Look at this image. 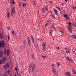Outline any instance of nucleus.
<instances>
[{
  "mask_svg": "<svg viewBox=\"0 0 76 76\" xmlns=\"http://www.w3.org/2000/svg\"><path fill=\"white\" fill-rule=\"evenodd\" d=\"M7 58V57L6 56H4L3 59H1V61H0V64H2L3 63L4 64V63L6 62V58Z\"/></svg>",
  "mask_w": 76,
  "mask_h": 76,
  "instance_id": "obj_1",
  "label": "nucleus"
},
{
  "mask_svg": "<svg viewBox=\"0 0 76 76\" xmlns=\"http://www.w3.org/2000/svg\"><path fill=\"white\" fill-rule=\"evenodd\" d=\"M5 43L4 40L0 41V48H4L5 47Z\"/></svg>",
  "mask_w": 76,
  "mask_h": 76,
  "instance_id": "obj_2",
  "label": "nucleus"
},
{
  "mask_svg": "<svg viewBox=\"0 0 76 76\" xmlns=\"http://www.w3.org/2000/svg\"><path fill=\"white\" fill-rule=\"evenodd\" d=\"M11 10L12 11V12H11L12 13V15H13V13H14V14H15L16 13V11H15V9L14 8H12L11 9Z\"/></svg>",
  "mask_w": 76,
  "mask_h": 76,
  "instance_id": "obj_3",
  "label": "nucleus"
},
{
  "mask_svg": "<svg viewBox=\"0 0 76 76\" xmlns=\"http://www.w3.org/2000/svg\"><path fill=\"white\" fill-rule=\"evenodd\" d=\"M3 51L1 50L0 51V58H1L3 56Z\"/></svg>",
  "mask_w": 76,
  "mask_h": 76,
  "instance_id": "obj_4",
  "label": "nucleus"
},
{
  "mask_svg": "<svg viewBox=\"0 0 76 76\" xmlns=\"http://www.w3.org/2000/svg\"><path fill=\"white\" fill-rule=\"evenodd\" d=\"M46 10V11H48V9H47V7H46L45 8H43L42 9V12L43 13H44L45 12V11Z\"/></svg>",
  "mask_w": 76,
  "mask_h": 76,
  "instance_id": "obj_5",
  "label": "nucleus"
},
{
  "mask_svg": "<svg viewBox=\"0 0 76 76\" xmlns=\"http://www.w3.org/2000/svg\"><path fill=\"white\" fill-rule=\"evenodd\" d=\"M52 72L53 73L56 75H57V73H56V69L54 68H52Z\"/></svg>",
  "mask_w": 76,
  "mask_h": 76,
  "instance_id": "obj_6",
  "label": "nucleus"
},
{
  "mask_svg": "<svg viewBox=\"0 0 76 76\" xmlns=\"http://www.w3.org/2000/svg\"><path fill=\"white\" fill-rule=\"evenodd\" d=\"M54 10L55 12V14L56 15H58V11L55 8H54Z\"/></svg>",
  "mask_w": 76,
  "mask_h": 76,
  "instance_id": "obj_7",
  "label": "nucleus"
},
{
  "mask_svg": "<svg viewBox=\"0 0 76 76\" xmlns=\"http://www.w3.org/2000/svg\"><path fill=\"white\" fill-rule=\"evenodd\" d=\"M66 76H71V74H70V72H68L66 73Z\"/></svg>",
  "mask_w": 76,
  "mask_h": 76,
  "instance_id": "obj_8",
  "label": "nucleus"
},
{
  "mask_svg": "<svg viewBox=\"0 0 76 76\" xmlns=\"http://www.w3.org/2000/svg\"><path fill=\"white\" fill-rule=\"evenodd\" d=\"M31 38L33 43H34V37H33L32 35H31Z\"/></svg>",
  "mask_w": 76,
  "mask_h": 76,
  "instance_id": "obj_9",
  "label": "nucleus"
},
{
  "mask_svg": "<svg viewBox=\"0 0 76 76\" xmlns=\"http://www.w3.org/2000/svg\"><path fill=\"white\" fill-rule=\"evenodd\" d=\"M7 56H9V53H10V51L9 50H7Z\"/></svg>",
  "mask_w": 76,
  "mask_h": 76,
  "instance_id": "obj_10",
  "label": "nucleus"
},
{
  "mask_svg": "<svg viewBox=\"0 0 76 76\" xmlns=\"http://www.w3.org/2000/svg\"><path fill=\"white\" fill-rule=\"evenodd\" d=\"M30 38L29 37H28V44H29V45L30 46L31 45V44H30Z\"/></svg>",
  "mask_w": 76,
  "mask_h": 76,
  "instance_id": "obj_11",
  "label": "nucleus"
},
{
  "mask_svg": "<svg viewBox=\"0 0 76 76\" xmlns=\"http://www.w3.org/2000/svg\"><path fill=\"white\" fill-rule=\"evenodd\" d=\"M38 51H39V46H38V45H36Z\"/></svg>",
  "mask_w": 76,
  "mask_h": 76,
  "instance_id": "obj_12",
  "label": "nucleus"
},
{
  "mask_svg": "<svg viewBox=\"0 0 76 76\" xmlns=\"http://www.w3.org/2000/svg\"><path fill=\"white\" fill-rule=\"evenodd\" d=\"M3 38V36L2 34L0 33V38H1V39H2Z\"/></svg>",
  "mask_w": 76,
  "mask_h": 76,
  "instance_id": "obj_13",
  "label": "nucleus"
},
{
  "mask_svg": "<svg viewBox=\"0 0 76 76\" xmlns=\"http://www.w3.org/2000/svg\"><path fill=\"white\" fill-rule=\"evenodd\" d=\"M26 53L27 54V55H29V54H30V52H29V50H27V51Z\"/></svg>",
  "mask_w": 76,
  "mask_h": 76,
  "instance_id": "obj_14",
  "label": "nucleus"
},
{
  "mask_svg": "<svg viewBox=\"0 0 76 76\" xmlns=\"http://www.w3.org/2000/svg\"><path fill=\"white\" fill-rule=\"evenodd\" d=\"M31 57L33 58V59H34L35 58V56L34 55V54L31 55Z\"/></svg>",
  "mask_w": 76,
  "mask_h": 76,
  "instance_id": "obj_15",
  "label": "nucleus"
},
{
  "mask_svg": "<svg viewBox=\"0 0 76 76\" xmlns=\"http://www.w3.org/2000/svg\"><path fill=\"white\" fill-rule=\"evenodd\" d=\"M56 64L58 67H59L60 65V64L59 62H57L56 63Z\"/></svg>",
  "mask_w": 76,
  "mask_h": 76,
  "instance_id": "obj_16",
  "label": "nucleus"
},
{
  "mask_svg": "<svg viewBox=\"0 0 76 76\" xmlns=\"http://www.w3.org/2000/svg\"><path fill=\"white\" fill-rule=\"evenodd\" d=\"M45 44H46V43H45V44L44 43L42 45L43 47L44 48H45Z\"/></svg>",
  "mask_w": 76,
  "mask_h": 76,
  "instance_id": "obj_17",
  "label": "nucleus"
},
{
  "mask_svg": "<svg viewBox=\"0 0 76 76\" xmlns=\"http://www.w3.org/2000/svg\"><path fill=\"white\" fill-rule=\"evenodd\" d=\"M6 65L8 68L10 66V65L9 64H6Z\"/></svg>",
  "mask_w": 76,
  "mask_h": 76,
  "instance_id": "obj_18",
  "label": "nucleus"
},
{
  "mask_svg": "<svg viewBox=\"0 0 76 76\" xmlns=\"http://www.w3.org/2000/svg\"><path fill=\"white\" fill-rule=\"evenodd\" d=\"M68 29L69 30V31H72V29H71V27H70V26H68Z\"/></svg>",
  "mask_w": 76,
  "mask_h": 76,
  "instance_id": "obj_19",
  "label": "nucleus"
},
{
  "mask_svg": "<svg viewBox=\"0 0 76 76\" xmlns=\"http://www.w3.org/2000/svg\"><path fill=\"white\" fill-rule=\"evenodd\" d=\"M10 12H8L7 14V18H10Z\"/></svg>",
  "mask_w": 76,
  "mask_h": 76,
  "instance_id": "obj_20",
  "label": "nucleus"
},
{
  "mask_svg": "<svg viewBox=\"0 0 76 76\" xmlns=\"http://www.w3.org/2000/svg\"><path fill=\"white\" fill-rule=\"evenodd\" d=\"M73 73H74V74H76V70H74V69H73V71H72Z\"/></svg>",
  "mask_w": 76,
  "mask_h": 76,
  "instance_id": "obj_21",
  "label": "nucleus"
},
{
  "mask_svg": "<svg viewBox=\"0 0 76 76\" xmlns=\"http://www.w3.org/2000/svg\"><path fill=\"white\" fill-rule=\"evenodd\" d=\"M35 64H34L32 67V70H34V69L35 68Z\"/></svg>",
  "mask_w": 76,
  "mask_h": 76,
  "instance_id": "obj_22",
  "label": "nucleus"
},
{
  "mask_svg": "<svg viewBox=\"0 0 76 76\" xmlns=\"http://www.w3.org/2000/svg\"><path fill=\"white\" fill-rule=\"evenodd\" d=\"M4 69H7V66L6 65H5L4 66Z\"/></svg>",
  "mask_w": 76,
  "mask_h": 76,
  "instance_id": "obj_23",
  "label": "nucleus"
},
{
  "mask_svg": "<svg viewBox=\"0 0 76 76\" xmlns=\"http://www.w3.org/2000/svg\"><path fill=\"white\" fill-rule=\"evenodd\" d=\"M4 55H6V50H4Z\"/></svg>",
  "mask_w": 76,
  "mask_h": 76,
  "instance_id": "obj_24",
  "label": "nucleus"
},
{
  "mask_svg": "<svg viewBox=\"0 0 76 76\" xmlns=\"http://www.w3.org/2000/svg\"><path fill=\"white\" fill-rule=\"evenodd\" d=\"M10 70H9L7 71V73L8 74V75H10Z\"/></svg>",
  "mask_w": 76,
  "mask_h": 76,
  "instance_id": "obj_25",
  "label": "nucleus"
},
{
  "mask_svg": "<svg viewBox=\"0 0 76 76\" xmlns=\"http://www.w3.org/2000/svg\"><path fill=\"white\" fill-rule=\"evenodd\" d=\"M23 7H26V4H23Z\"/></svg>",
  "mask_w": 76,
  "mask_h": 76,
  "instance_id": "obj_26",
  "label": "nucleus"
},
{
  "mask_svg": "<svg viewBox=\"0 0 76 76\" xmlns=\"http://www.w3.org/2000/svg\"><path fill=\"white\" fill-rule=\"evenodd\" d=\"M52 27L54 29H56L55 28V26H54L53 25H52Z\"/></svg>",
  "mask_w": 76,
  "mask_h": 76,
  "instance_id": "obj_27",
  "label": "nucleus"
},
{
  "mask_svg": "<svg viewBox=\"0 0 76 76\" xmlns=\"http://www.w3.org/2000/svg\"><path fill=\"white\" fill-rule=\"evenodd\" d=\"M10 37V36L9 35V34H8V39L9 40V41L10 39V38H9Z\"/></svg>",
  "mask_w": 76,
  "mask_h": 76,
  "instance_id": "obj_28",
  "label": "nucleus"
},
{
  "mask_svg": "<svg viewBox=\"0 0 76 76\" xmlns=\"http://www.w3.org/2000/svg\"><path fill=\"white\" fill-rule=\"evenodd\" d=\"M64 18H66L67 16V15H64Z\"/></svg>",
  "mask_w": 76,
  "mask_h": 76,
  "instance_id": "obj_29",
  "label": "nucleus"
},
{
  "mask_svg": "<svg viewBox=\"0 0 76 76\" xmlns=\"http://www.w3.org/2000/svg\"><path fill=\"white\" fill-rule=\"evenodd\" d=\"M12 33L13 34V35H14V31L12 30Z\"/></svg>",
  "mask_w": 76,
  "mask_h": 76,
  "instance_id": "obj_30",
  "label": "nucleus"
},
{
  "mask_svg": "<svg viewBox=\"0 0 76 76\" xmlns=\"http://www.w3.org/2000/svg\"><path fill=\"white\" fill-rule=\"evenodd\" d=\"M68 23H69L70 26H72V23H71L69 22Z\"/></svg>",
  "mask_w": 76,
  "mask_h": 76,
  "instance_id": "obj_31",
  "label": "nucleus"
},
{
  "mask_svg": "<svg viewBox=\"0 0 76 76\" xmlns=\"http://www.w3.org/2000/svg\"><path fill=\"white\" fill-rule=\"evenodd\" d=\"M66 59H67V60H70V59L69 58L67 57H66Z\"/></svg>",
  "mask_w": 76,
  "mask_h": 76,
  "instance_id": "obj_32",
  "label": "nucleus"
},
{
  "mask_svg": "<svg viewBox=\"0 0 76 76\" xmlns=\"http://www.w3.org/2000/svg\"><path fill=\"white\" fill-rule=\"evenodd\" d=\"M32 67V65H31L30 66H29L30 69H31Z\"/></svg>",
  "mask_w": 76,
  "mask_h": 76,
  "instance_id": "obj_33",
  "label": "nucleus"
},
{
  "mask_svg": "<svg viewBox=\"0 0 76 76\" xmlns=\"http://www.w3.org/2000/svg\"><path fill=\"white\" fill-rule=\"evenodd\" d=\"M56 7H57V8H58V9H59V10H60V8L59 7H57V6H56Z\"/></svg>",
  "mask_w": 76,
  "mask_h": 76,
  "instance_id": "obj_34",
  "label": "nucleus"
},
{
  "mask_svg": "<svg viewBox=\"0 0 76 76\" xmlns=\"http://www.w3.org/2000/svg\"><path fill=\"white\" fill-rule=\"evenodd\" d=\"M61 32V33H62V34H63V30H61L60 31Z\"/></svg>",
  "mask_w": 76,
  "mask_h": 76,
  "instance_id": "obj_35",
  "label": "nucleus"
},
{
  "mask_svg": "<svg viewBox=\"0 0 76 76\" xmlns=\"http://www.w3.org/2000/svg\"><path fill=\"white\" fill-rule=\"evenodd\" d=\"M33 2H34V4H34V5H35L36 4H35V1H34Z\"/></svg>",
  "mask_w": 76,
  "mask_h": 76,
  "instance_id": "obj_36",
  "label": "nucleus"
},
{
  "mask_svg": "<svg viewBox=\"0 0 76 76\" xmlns=\"http://www.w3.org/2000/svg\"><path fill=\"white\" fill-rule=\"evenodd\" d=\"M42 50H43V51H45V50H45V48H43L42 49Z\"/></svg>",
  "mask_w": 76,
  "mask_h": 76,
  "instance_id": "obj_37",
  "label": "nucleus"
},
{
  "mask_svg": "<svg viewBox=\"0 0 76 76\" xmlns=\"http://www.w3.org/2000/svg\"><path fill=\"white\" fill-rule=\"evenodd\" d=\"M7 29H8L9 30H10V27L8 26V27H7Z\"/></svg>",
  "mask_w": 76,
  "mask_h": 76,
  "instance_id": "obj_38",
  "label": "nucleus"
},
{
  "mask_svg": "<svg viewBox=\"0 0 76 76\" xmlns=\"http://www.w3.org/2000/svg\"><path fill=\"white\" fill-rule=\"evenodd\" d=\"M13 1V4H15V2H14V0H12Z\"/></svg>",
  "mask_w": 76,
  "mask_h": 76,
  "instance_id": "obj_39",
  "label": "nucleus"
},
{
  "mask_svg": "<svg viewBox=\"0 0 76 76\" xmlns=\"http://www.w3.org/2000/svg\"><path fill=\"white\" fill-rule=\"evenodd\" d=\"M15 70H16L17 71H18V68H17V67H16L15 68Z\"/></svg>",
  "mask_w": 76,
  "mask_h": 76,
  "instance_id": "obj_40",
  "label": "nucleus"
},
{
  "mask_svg": "<svg viewBox=\"0 0 76 76\" xmlns=\"http://www.w3.org/2000/svg\"><path fill=\"white\" fill-rule=\"evenodd\" d=\"M66 53H70V52H69V51H66Z\"/></svg>",
  "mask_w": 76,
  "mask_h": 76,
  "instance_id": "obj_41",
  "label": "nucleus"
},
{
  "mask_svg": "<svg viewBox=\"0 0 76 76\" xmlns=\"http://www.w3.org/2000/svg\"><path fill=\"white\" fill-rule=\"evenodd\" d=\"M22 5V4L21 3H20L19 6L20 7V6Z\"/></svg>",
  "mask_w": 76,
  "mask_h": 76,
  "instance_id": "obj_42",
  "label": "nucleus"
},
{
  "mask_svg": "<svg viewBox=\"0 0 76 76\" xmlns=\"http://www.w3.org/2000/svg\"><path fill=\"white\" fill-rule=\"evenodd\" d=\"M73 38H75V39H76V36H73Z\"/></svg>",
  "mask_w": 76,
  "mask_h": 76,
  "instance_id": "obj_43",
  "label": "nucleus"
},
{
  "mask_svg": "<svg viewBox=\"0 0 76 76\" xmlns=\"http://www.w3.org/2000/svg\"><path fill=\"white\" fill-rule=\"evenodd\" d=\"M57 49H58V50H60V48H59V47H58L57 48Z\"/></svg>",
  "mask_w": 76,
  "mask_h": 76,
  "instance_id": "obj_44",
  "label": "nucleus"
},
{
  "mask_svg": "<svg viewBox=\"0 0 76 76\" xmlns=\"http://www.w3.org/2000/svg\"><path fill=\"white\" fill-rule=\"evenodd\" d=\"M52 18H54V15L53 14H52Z\"/></svg>",
  "mask_w": 76,
  "mask_h": 76,
  "instance_id": "obj_45",
  "label": "nucleus"
},
{
  "mask_svg": "<svg viewBox=\"0 0 76 76\" xmlns=\"http://www.w3.org/2000/svg\"><path fill=\"white\" fill-rule=\"evenodd\" d=\"M50 3H51V4H52L53 3V2L51 1H49Z\"/></svg>",
  "mask_w": 76,
  "mask_h": 76,
  "instance_id": "obj_46",
  "label": "nucleus"
},
{
  "mask_svg": "<svg viewBox=\"0 0 76 76\" xmlns=\"http://www.w3.org/2000/svg\"><path fill=\"white\" fill-rule=\"evenodd\" d=\"M66 19H69V17L67 16V17H66Z\"/></svg>",
  "mask_w": 76,
  "mask_h": 76,
  "instance_id": "obj_47",
  "label": "nucleus"
},
{
  "mask_svg": "<svg viewBox=\"0 0 76 76\" xmlns=\"http://www.w3.org/2000/svg\"><path fill=\"white\" fill-rule=\"evenodd\" d=\"M26 45H24V47H26Z\"/></svg>",
  "mask_w": 76,
  "mask_h": 76,
  "instance_id": "obj_48",
  "label": "nucleus"
},
{
  "mask_svg": "<svg viewBox=\"0 0 76 76\" xmlns=\"http://www.w3.org/2000/svg\"><path fill=\"white\" fill-rule=\"evenodd\" d=\"M52 66H53V67H56V66H54L53 65H52Z\"/></svg>",
  "mask_w": 76,
  "mask_h": 76,
  "instance_id": "obj_49",
  "label": "nucleus"
},
{
  "mask_svg": "<svg viewBox=\"0 0 76 76\" xmlns=\"http://www.w3.org/2000/svg\"><path fill=\"white\" fill-rule=\"evenodd\" d=\"M20 36L19 37V40H20Z\"/></svg>",
  "mask_w": 76,
  "mask_h": 76,
  "instance_id": "obj_50",
  "label": "nucleus"
},
{
  "mask_svg": "<svg viewBox=\"0 0 76 76\" xmlns=\"http://www.w3.org/2000/svg\"><path fill=\"white\" fill-rule=\"evenodd\" d=\"M48 23L46 24H45V26H47V25H48Z\"/></svg>",
  "mask_w": 76,
  "mask_h": 76,
  "instance_id": "obj_51",
  "label": "nucleus"
},
{
  "mask_svg": "<svg viewBox=\"0 0 76 76\" xmlns=\"http://www.w3.org/2000/svg\"><path fill=\"white\" fill-rule=\"evenodd\" d=\"M73 9H75V7L74 6L73 7Z\"/></svg>",
  "mask_w": 76,
  "mask_h": 76,
  "instance_id": "obj_52",
  "label": "nucleus"
},
{
  "mask_svg": "<svg viewBox=\"0 0 76 76\" xmlns=\"http://www.w3.org/2000/svg\"><path fill=\"white\" fill-rule=\"evenodd\" d=\"M24 45H26V43L25 42L24 43Z\"/></svg>",
  "mask_w": 76,
  "mask_h": 76,
  "instance_id": "obj_53",
  "label": "nucleus"
},
{
  "mask_svg": "<svg viewBox=\"0 0 76 76\" xmlns=\"http://www.w3.org/2000/svg\"><path fill=\"white\" fill-rule=\"evenodd\" d=\"M64 4V3H63L62 4V6H63Z\"/></svg>",
  "mask_w": 76,
  "mask_h": 76,
  "instance_id": "obj_54",
  "label": "nucleus"
},
{
  "mask_svg": "<svg viewBox=\"0 0 76 76\" xmlns=\"http://www.w3.org/2000/svg\"><path fill=\"white\" fill-rule=\"evenodd\" d=\"M23 1H26V0H23Z\"/></svg>",
  "mask_w": 76,
  "mask_h": 76,
  "instance_id": "obj_55",
  "label": "nucleus"
},
{
  "mask_svg": "<svg viewBox=\"0 0 76 76\" xmlns=\"http://www.w3.org/2000/svg\"><path fill=\"white\" fill-rule=\"evenodd\" d=\"M65 1H66V2H67V0H65Z\"/></svg>",
  "mask_w": 76,
  "mask_h": 76,
  "instance_id": "obj_56",
  "label": "nucleus"
},
{
  "mask_svg": "<svg viewBox=\"0 0 76 76\" xmlns=\"http://www.w3.org/2000/svg\"><path fill=\"white\" fill-rule=\"evenodd\" d=\"M11 6H12V3H11Z\"/></svg>",
  "mask_w": 76,
  "mask_h": 76,
  "instance_id": "obj_57",
  "label": "nucleus"
},
{
  "mask_svg": "<svg viewBox=\"0 0 76 76\" xmlns=\"http://www.w3.org/2000/svg\"><path fill=\"white\" fill-rule=\"evenodd\" d=\"M33 70V72H34V70Z\"/></svg>",
  "mask_w": 76,
  "mask_h": 76,
  "instance_id": "obj_58",
  "label": "nucleus"
},
{
  "mask_svg": "<svg viewBox=\"0 0 76 76\" xmlns=\"http://www.w3.org/2000/svg\"><path fill=\"white\" fill-rule=\"evenodd\" d=\"M15 76H16V74H15Z\"/></svg>",
  "mask_w": 76,
  "mask_h": 76,
  "instance_id": "obj_59",
  "label": "nucleus"
},
{
  "mask_svg": "<svg viewBox=\"0 0 76 76\" xmlns=\"http://www.w3.org/2000/svg\"><path fill=\"white\" fill-rule=\"evenodd\" d=\"M43 58H45V57H43Z\"/></svg>",
  "mask_w": 76,
  "mask_h": 76,
  "instance_id": "obj_60",
  "label": "nucleus"
},
{
  "mask_svg": "<svg viewBox=\"0 0 76 76\" xmlns=\"http://www.w3.org/2000/svg\"><path fill=\"white\" fill-rule=\"evenodd\" d=\"M61 9H62V10H63V8H61Z\"/></svg>",
  "mask_w": 76,
  "mask_h": 76,
  "instance_id": "obj_61",
  "label": "nucleus"
},
{
  "mask_svg": "<svg viewBox=\"0 0 76 76\" xmlns=\"http://www.w3.org/2000/svg\"><path fill=\"white\" fill-rule=\"evenodd\" d=\"M65 50H68V49H65Z\"/></svg>",
  "mask_w": 76,
  "mask_h": 76,
  "instance_id": "obj_62",
  "label": "nucleus"
},
{
  "mask_svg": "<svg viewBox=\"0 0 76 76\" xmlns=\"http://www.w3.org/2000/svg\"><path fill=\"white\" fill-rule=\"evenodd\" d=\"M24 42H25V40L24 41Z\"/></svg>",
  "mask_w": 76,
  "mask_h": 76,
  "instance_id": "obj_63",
  "label": "nucleus"
},
{
  "mask_svg": "<svg viewBox=\"0 0 76 76\" xmlns=\"http://www.w3.org/2000/svg\"><path fill=\"white\" fill-rule=\"evenodd\" d=\"M23 73V71L21 72V73Z\"/></svg>",
  "mask_w": 76,
  "mask_h": 76,
  "instance_id": "obj_64",
  "label": "nucleus"
}]
</instances>
